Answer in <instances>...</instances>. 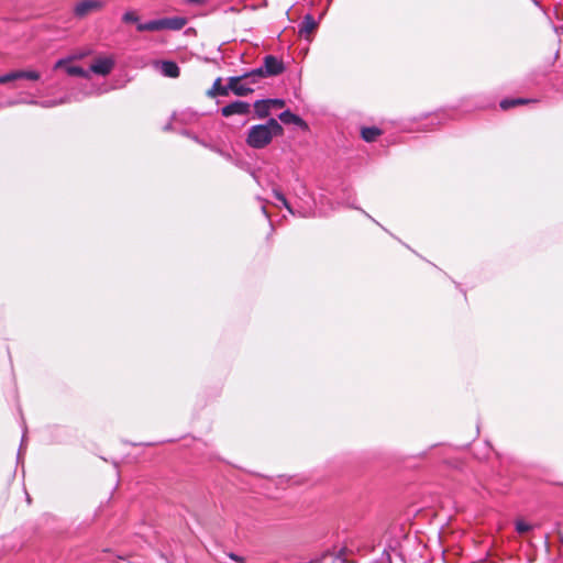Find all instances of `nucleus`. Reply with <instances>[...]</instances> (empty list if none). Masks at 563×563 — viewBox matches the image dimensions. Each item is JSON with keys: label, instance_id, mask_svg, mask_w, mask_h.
Returning a JSON list of instances; mask_svg holds the SVG:
<instances>
[{"label": "nucleus", "instance_id": "f257e3e1", "mask_svg": "<svg viewBox=\"0 0 563 563\" xmlns=\"http://www.w3.org/2000/svg\"><path fill=\"white\" fill-rule=\"evenodd\" d=\"M284 132L283 126L274 118L268 119L264 124H256L250 128L246 136V144L255 150L266 147L274 136H279Z\"/></svg>", "mask_w": 563, "mask_h": 563}, {"label": "nucleus", "instance_id": "f03ea898", "mask_svg": "<svg viewBox=\"0 0 563 563\" xmlns=\"http://www.w3.org/2000/svg\"><path fill=\"white\" fill-rule=\"evenodd\" d=\"M187 24V19L183 16L162 18L151 20L144 23H137L136 29L140 32H156L162 30L179 31Z\"/></svg>", "mask_w": 563, "mask_h": 563}, {"label": "nucleus", "instance_id": "7ed1b4c3", "mask_svg": "<svg viewBox=\"0 0 563 563\" xmlns=\"http://www.w3.org/2000/svg\"><path fill=\"white\" fill-rule=\"evenodd\" d=\"M285 70V65L282 59L274 55H266L263 65L250 71L253 76V82H258L261 79L267 77L278 76Z\"/></svg>", "mask_w": 563, "mask_h": 563}, {"label": "nucleus", "instance_id": "20e7f679", "mask_svg": "<svg viewBox=\"0 0 563 563\" xmlns=\"http://www.w3.org/2000/svg\"><path fill=\"white\" fill-rule=\"evenodd\" d=\"M253 76L250 75V71L244 73L240 76H232L228 79V88L234 95L243 97L253 92V88L251 85H254Z\"/></svg>", "mask_w": 563, "mask_h": 563}, {"label": "nucleus", "instance_id": "39448f33", "mask_svg": "<svg viewBox=\"0 0 563 563\" xmlns=\"http://www.w3.org/2000/svg\"><path fill=\"white\" fill-rule=\"evenodd\" d=\"M104 5V0H80L75 4L73 13L75 18L84 19L91 13L101 11Z\"/></svg>", "mask_w": 563, "mask_h": 563}, {"label": "nucleus", "instance_id": "423d86ee", "mask_svg": "<svg viewBox=\"0 0 563 563\" xmlns=\"http://www.w3.org/2000/svg\"><path fill=\"white\" fill-rule=\"evenodd\" d=\"M114 65L115 60L112 56H101L91 63L89 70L96 75L107 76L112 71Z\"/></svg>", "mask_w": 563, "mask_h": 563}, {"label": "nucleus", "instance_id": "0eeeda50", "mask_svg": "<svg viewBox=\"0 0 563 563\" xmlns=\"http://www.w3.org/2000/svg\"><path fill=\"white\" fill-rule=\"evenodd\" d=\"M251 104L246 101L235 100L221 109V114L225 118L232 117L234 114L245 115L250 113Z\"/></svg>", "mask_w": 563, "mask_h": 563}, {"label": "nucleus", "instance_id": "6e6552de", "mask_svg": "<svg viewBox=\"0 0 563 563\" xmlns=\"http://www.w3.org/2000/svg\"><path fill=\"white\" fill-rule=\"evenodd\" d=\"M274 195H275V198L282 203L283 207H285L288 210V212L290 214L302 217V218L313 217L314 213L310 209L309 210L294 209L290 206V203L288 202V200L286 199V197L280 191L275 190Z\"/></svg>", "mask_w": 563, "mask_h": 563}, {"label": "nucleus", "instance_id": "1a4fd4ad", "mask_svg": "<svg viewBox=\"0 0 563 563\" xmlns=\"http://www.w3.org/2000/svg\"><path fill=\"white\" fill-rule=\"evenodd\" d=\"M317 27L318 21L311 14H306L298 25V33L307 38Z\"/></svg>", "mask_w": 563, "mask_h": 563}, {"label": "nucleus", "instance_id": "9d476101", "mask_svg": "<svg viewBox=\"0 0 563 563\" xmlns=\"http://www.w3.org/2000/svg\"><path fill=\"white\" fill-rule=\"evenodd\" d=\"M279 120L284 124H295L301 129H307V123L297 114L292 113L290 110H285L279 114Z\"/></svg>", "mask_w": 563, "mask_h": 563}, {"label": "nucleus", "instance_id": "9b49d317", "mask_svg": "<svg viewBox=\"0 0 563 563\" xmlns=\"http://www.w3.org/2000/svg\"><path fill=\"white\" fill-rule=\"evenodd\" d=\"M161 71L166 77L177 78L179 76L180 69L175 62L165 60L162 63Z\"/></svg>", "mask_w": 563, "mask_h": 563}, {"label": "nucleus", "instance_id": "f8f14e48", "mask_svg": "<svg viewBox=\"0 0 563 563\" xmlns=\"http://www.w3.org/2000/svg\"><path fill=\"white\" fill-rule=\"evenodd\" d=\"M271 110H272V108H271L267 99H261V100H256L254 102V111L258 119H265L266 117H268L271 113Z\"/></svg>", "mask_w": 563, "mask_h": 563}, {"label": "nucleus", "instance_id": "ddd939ff", "mask_svg": "<svg viewBox=\"0 0 563 563\" xmlns=\"http://www.w3.org/2000/svg\"><path fill=\"white\" fill-rule=\"evenodd\" d=\"M382 134V130L376 126H366L361 131V136L365 142H374Z\"/></svg>", "mask_w": 563, "mask_h": 563}, {"label": "nucleus", "instance_id": "4468645a", "mask_svg": "<svg viewBox=\"0 0 563 563\" xmlns=\"http://www.w3.org/2000/svg\"><path fill=\"white\" fill-rule=\"evenodd\" d=\"M228 85L221 84V78H217L211 87V89L208 91L209 96H228L229 93Z\"/></svg>", "mask_w": 563, "mask_h": 563}, {"label": "nucleus", "instance_id": "2eb2a0df", "mask_svg": "<svg viewBox=\"0 0 563 563\" xmlns=\"http://www.w3.org/2000/svg\"><path fill=\"white\" fill-rule=\"evenodd\" d=\"M63 68L69 76L89 78V70H86L82 67L67 64Z\"/></svg>", "mask_w": 563, "mask_h": 563}, {"label": "nucleus", "instance_id": "dca6fc26", "mask_svg": "<svg viewBox=\"0 0 563 563\" xmlns=\"http://www.w3.org/2000/svg\"><path fill=\"white\" fill-rule=\"evenodd\" d=\"M88 53L87 52H80L78 54H74V55H70L68 57H65V58H60L58 59L55 64H54V67L53 69H59L62 67H64L65 65L69 64L70 62L75 60V59H80V58H84Z\"/></svg>", "mask_w": 563, "mask_h": 563}, {"label": "nucleus", "instance_id": "f3484780", "mask_svg": "<svg viewBox=\"0 0 563 563\" xmlns=\"http://www.w3.org/2000/svg\"><path fill=\"white\" fill-rule=\"evenodd\" d=\"M530 102L529 99H523V98H514V99H504L500 101L499 106L503 110H508L510 108H514L516 106H519V104H526Z\"/></svg>", "mask_w": 563, "mask_h": 563}, {"label": "nucleus", "instance_id": "a211bd4d", "mask_svg": "<svg viewBox=\"0 0 563 563\" xmlns=\"http://www.w3.org/2000/svg\"><path fill=\"white\" fill-rule=\"evenodd\" d=\"M16 79H20V70H14V71L1 75L0 84L4 85V84H8V82L16 80Z\"/></svg>", "mask_w": 563, "mask_h": 563}, {"label": "nucleus", "instance_id": "6ab92c4d", "mask_svg": "<svg viewBox=\"0 0 563 563\" xmlns=\"http://www.w3.org/2000/svg\"><path fill=\"white\" fill-rule=\"evenodd\" d=\"M41 77L36 70H20V79L38 80Z\"/></svg>", "mask_w": 563, "mask_h": 563}, {"label": "nucleus", "instance_id": "aec40b11", "mask_svg": "<svg viewBox=\"0 0 563 563\" xmlns=\"http://www.w3.org/2000/svg\"><path fill=\"white\" fill-rule=\"evenodd\" d=\"M532 529V526L525 522L523 520L516 521V531L520 534L526 533Z\"/></svg>", "mask_w": 563, "mask_h": 563}, {"label": "nucleus", "instance_id": "412c9836", "mask_svg": "<svg viewBox=\"0 0 563 563\" xmlns=\"http://www.w3.org/2000/svg\"><path fill=\"white\" fill-rule=\"evenodd\" d=\"M122 21L125 22V23H137L139 22V16L133 11H126L122 15Z\"/></svg>", "mask_w": 563, "mask_h": 563}, {"label": "nucleus", "instance_id": "4be33fe9", "mask_svg": "<svg viewBox=\"0 0 563 563\" xmlns=\"http://www.w3.org/2000/svg\"><path fill=\"white\" fill-rule=\"evenodd\" d=\"M67 101L66 98H63L60 100H48V101H43L41 102L40 104L44 108H52V107H55V106H58V104H62V103H65Z\"/></svg>", "mask_w": 563, "mask_h": 563}, {"label": "nucleus", "instance_id": "5701e85b", "mask_svg": "<svg viewBox=\"0 0 563 563\" xmlns=\"http://www.w3.org/2000/svg\"><path fill=\"white\" fill-rule=\"evenodd\" d=\"M271 108H283L285 106V101L283 99H267Z\"/></svg>", "mask_w": 563, "mask_h": 563}, {"label": "nucleus", "instance_id": "b1692460", "mask_svg": "<svg viewBox=\"0 0 563 563\" xmlns=\"http://www.w3.org/2000/svg\"><path fill=\"white\" fill-rule=\"evenodd\" d=\"M345 553H346V549H344V548H343V549H341V550L338 552V554H336V556H335V560H340V561H341V563H345V562H346Z\"/></svg>", "mask_w": 563, "mask_h": 563}, {"label": "nucleus", "instance_id": "393cba45", "mask_svg": "<svg viewBox=\"0 0 563 563\" xmlns=\"http://www.w3.org/2000/svg\"><path fill=\"white\" fill-rule=\"evenodd\" d=\"M228 555L231 560H233L235 562L243 563V561H244L242 556H240L235 553H229Z\"/></svg>", "mask_w": 563, "mask_h": 563}, {"label": "nucleus", "instance_id": "a878e982", "mask_svg": "<svg viewBox=\"0 0 563 563\" xmlns=\"http://www.w3.org/2000/svg\"><path fill=\"white\" fill-rule=\"evenodd\" d=\"M24 432H26V431L24 430ZM24 443H25V433H23V437H22L21 445H20L19 452H18V457H20L21 454H22V450H23Z\"/></svg>", "mask_w": 563, "mask_h": 563}, {"label": "nucleus", "instance_id": "bb28decb", "mask_svg": "<svg viewBox=\"0 0 563 563\" xmlns=\"http://www.w3.org/2000/svg\"><path fill=\"white\" fill-rule=\"evenodd\" d=\"M206 0H186V2L188 3H194V4H202L205 3Z\"/></svg>", "mask_w": 563, "mask_h": 563}, {"label": "nucleus", "instance_id": "cd10ccee", "mask_svg": "<svg viewBox=\"0 0 563 563\" xmlns=\"http://www.w3.org/2000/svg\"><path fill=\"white\" fill-rule=\"evenodd\" d=\"M262 211H263V213L265 214V217H266V218H268V214H267V212H266L265 207H262Z\"/></svg>", "mask_w": 563, "mask_h": 563}, {"label": "nucleus", "instance_id": "c85d7f7f", "mask_svg": "<svg viewBox=\"0 0 563 563\" xmlns=\"http://www.w3.org/2000/svg\"><path fill=\"white\" fill-rule=\"evenodd\" d=\"M27 103H31V104H38V102H37V101H35V100L27 101Z\"/></svg>", "mask_w": 563, "mask_h": 563}, {"label": "nucleus", "instance_id": "c756f323", "mask_svg": "<svg viewBox=\"0 0 563 563\" xmlns=\"http://www.w3.org/2000/svg\"><path fill=\"white\" fill-rule=\"evenodd\" d=\"M560 541L563 544V533L560 536Z\"/></svg>", "mask_w": 563, "mask_h": 563}, {"label": "nucleus", "instance_id": "7c9ffc66", "mask_svg": "<svg viewBox=\"0 0 563 563\" xmlns=\"http://www.w3.org/2000/svg\"><path fill=\"white\" fill-rule=\"evenodd\" d=\"M218 154L224 155L220 150H214Z\"/></svg>", "mask_w": 563, "mask_h": 563}]
</instances>
